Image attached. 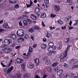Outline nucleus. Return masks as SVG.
I'll return each mask as SVG.
<instances>
[{"instance_id": "f257e3e1", "label": "nucleus", "mask_w": 78, "mask_h": 78, "mask_svg": "<svg viewBox=\"0 0 78 78\" xmlns=\"http://www.w3.org/2000/svg\"><path fill=\"white\" fill-rule=\"evenodd\" d=\"M69 48H70V46H69L67 47V49L65 51V53L62 54L61 55L60 58V61L61 62H64L65 58H66V57L67 56V52Z\"/></svg>"}, {"instance_id": "f03ea898", "label": "nucleus", "mask_w": 78, "mask_h": 78, "mask_svg": "<svg viewBox=\"0 0 78 78\" xmlns=\"http://www.w3.org/2000/svg\"><path fill=\"white\" fill-rule=\"evenodd\" d=\"M4 45H2V47H6V46L9 45V44L12 42V40L11 39L8 40L6 39L4 40Z\"/></svg>"}, {"instance_id": "7ed1b4c3", "label": "nucleus", "mask_w": 78, "mask_h": 78, "mask_svg": "<svg viewBox=\"0 0 78 78\" xmlns=\"http://www.w3.org/2000/svg\"><path fill=\"white\" fill-rule=\"evenodd\" d=\"M17 34L19 37H22L24 36V31L22 29L18 30L17 32Z\"/></svg>"}, {"instance_id": "20e7f679", "label": "nucleus", "mask_w": 78, "mask_h": 78, "mask_svg": "<svg viewBox=\"0 0 78 78\" xmlns=\"http://www.w3.org/2000/svg\"><path fill=\"white\" fill-rule=\"evenodd\" d=\"M11 50H12V48H4V51L5 53H9L11 52Z\"/></svg>"}, {"instance_id": "39448f33", "label": "nucleus", "mask_w": 78, "mask_h": 78, "mask_svg": "<svg viewBox=\"0 0 78 78\" xmlns=\"http://www.w3.org/2000/svg\"><path fill=\"white\" fill-rule=\"evenodd\" d=\"M78 60L77 59L73 58L72 60H70V62L71 64H76L78 62Z\"/></svg>"}, {"instance_id": "423d86ee", "label": "nucleus", "mask_w": 78, "mask_h": 78, "mask_svg": "<svg viewBox=\"0 0 78 78\" xmlns=\"http://www.w3.org/2000/svg\"><path fill=\"white\" fill-rule=\"evenodd\" d=\"M27 67L30 69H33L34 67V65L32 63H29L27 65Z\"/></svg>"}, {"instance_id": "0eeeda50", "label": "nucleus", "mask_w": 78, "mask_h": 78, "mask_svg": "<svg viewBox=\"0 0 78 78\" xmlns=\"http://www.w3.org/2000/svg\"><path fill=\"white\" fill-rule=\"evenodd\" d=\"M16 61L17 63L19 64H21L23 62V60L20 58H17Z\"/></svg>"}, {"instance_id": "6e6552de", "label": "nucleus", "mask_w": 78, "mask_h": 78, "mask_svg": "<svg viewBox=\"0 0 78 78\" xmlns=\"http://www.w3.org/2000/svg\"><path fill=\"white\" fill-rule=\"evenodd\" d=\"M41 9L39 7H36L34 10L36 14H38L40 12Z\"/></svg>"}, {"instance_id": "1a4fd4ad", "label": "nucleus", "mask_w": 78, "mask_h": 78, "mask_svg": "<svg viewBox=\"0 0 78 78\" xmlns=\"http://www.w3.org/2000/svg\"><path fill=\"white\" fill-rule=\"evenodd\" d=\"M9 37H10V38H12V39H14V40H15V39H16V35H15L12 34H10V35H9Z\"/></svg>"}, {"instance_id": "9d476101", "label": "nucleus", "mask_w": 78, "mask_h": 78, "mask_svg": "<svg viewBox=\"0 0 78 78\" xmlns=\"http://www.w3.org/2000/svg\"><path fill=\"white\" fill-rule=\"evenodd\" d=\"M30 17L33 20H36L37 19V17L36 16L33 14H31L30 16Z\"/></svg>"}, {"instance_id": "9b49d317", "label": "nucleus", "mask_w": 78, "mask_h": 78, "mask_svg": "<svg viewBox=\"0 0 78 78\" xmlns=\"http://www.w3.org/2000/svg\"><path fill=\"white\" fill-rule=\"evenodd\" d=\"M55 9L56 11L58 12L60 9V7L59 5H55Z\"/></svg>"}, {"instance_id": "f8f14e48", "label": "nucleus", "mask_w": 78, "mask_h": 78, "mask_svg": "<svg viewBox=\"0 0 78 78\" xmlns=\"http://www.w3.org/2000/svg\"><path fill=\"white\" fill-rule=\"evenodd\" d=\"M41 47L42 49L45 50V49L47 47V44L43 43L41 45Z\"/></svg>"}, {"instance_id": "ddd939ff", "label": "nucleus", "mask_w": 78, "mask_h": 78, "mask_svg": "<svg viewBox=\"0 0 78 78\" xmlns=\"http://www.w3.org/2000/svg\"><path fill=\"white\" fill-rule=\"evenodd\" d=\"M3 28H9V26L8 25V23H5L4 24H3Z\"/></svg>"}, {"instance_id": "4468645a", "label": "nucleus", "mask_w": 78, "mask_h": 78, "mask_svg": "<svg viewBox=\"0 0 78 78\" xmlns=\"http://www.w3.org/2000/svg\"><path fill=\"white\" fill-rule=\"evenodd\" d=\"M14 69V67L13 66H11L10 68L9 69H8V71H7V74H9L10 73V72L12 70Z\"/></svg>"}, {"instance_id": "2eb2a0df", "label": "nucleus", "mask_w": 78, "mask_h": 78, "mask_svg": "<svg viewBox=\"0 0 78 78\" xmlns=\"http://www.w3.org/2000/svg\"><path fill=\"white\" fill-rule=\"evenodd\" d=\"M62 72H63V70L62 69H60L57 72V74L58 75H60L61 74H62Z\"/></svg>"}, {"instance_id": "dca6fc26", "label": "nucleus", "mask_w": 78, "mask_h": 78, "mask_svg": "<svg viewBox=\"0 0 78 78\" xmlns=\"http://www.w3.org/2000/svg\"><path fill=\"white\" fill-rule=\"evenodd\" d=\"M34 30H35V29L34 27H33L29 29V31L30 33H33V32H34Z\"/></svg>"}, {"instance_id": "f3484780", "label": "nucleus", "mask_w": 78, "mask_h": 78, "mask_svg": "<svg viewBox=\"0 0 78 78\" xmlns=\"http://www.w3.org/2000/svg\"><path fill=\"white\" fill-rule=\"evenodd\" d=\"M47 16V15L46 13H42L41 14V15L40 16L41 18H45Z\"/></svg>"}, {"instance_id": "a211bd4d", "label": "nucleus", "mask_w": 78, "mask_h": 78, "mask_svg": "<svg viewBox=\"0 0 78 78\" xmlns=\"http://www.w3.org/2000/svg\"><path fill=\"white\" fill-rule=\"evenodd\" d=\"M30 76V73H27L24 75V78H28Z\"/></svg>"}, {"instance_id": "6ab92c4d", "label": "nucleus", "mask_w": 78, "mask_h": 78, "mask_svg": "<svg viewBox=\"0 0 78 78\" xmlns=\"http://www.w3.org/2000/svg\"><path fill=\"white\" fill-rule=\"evenodd\" d=\"M24 39L23 38H20L18 40V42L20 43V42H22V41H24Z\"/></svg>"}, {"instance_id": "aec40b11", "label": "nucleus", "mask_w": 78, "mask_h": 78, "mask_svg": "<svg viewBox=\"0 0 78 78\" xmlns=\"http://www.w3.org/2000/svg\"><path fill=\"white\" fill-rule=\"evenodd\" d=\"M34 62L37 64V65H38L39 63V59L36 58L34 60Z\"/></svg>"}, {"instance_id": "412c9836", "label": "nucleus", "mask_w": 78, "mask_h": 78, "mask_svg": "<svg viewBox=\"0 0 78 78\" xmlns=\"http://www.w3.org/2000/svg\"><path fill=\"white\" fill-rule=\"evenodd\" d=\"M53 45H54V43L52 42H50L48 44V46L50 47H51Z\"/></svg>"}, {"instance_id": "4be33fe9", "label": "nucleus", "mask_w": 78, "mask_h": 78, "mask_svg": "<svg viewBox=\"0 0 78 78\" xmlns=\"http://www.w3.org/2000/svg\"><path fill=\"white\" fill-rule=\"evenodd\" d=\"M9 2L10 3H13V4H14L16 3L17 2V1L16 0H10Z\"/></svg>"}, {"instance_id": "5701e85b", "label": "nucleus", "mask_w": 78, "mask_h": 78, "mask_svg": "<svg viewBox=\"0 0 78 78\" xmlns=\"http://www.w3.org/2000/svg\"><path fill=\"white\" fill-rule=\"evenodd\" d=\"M64 66L65 69H67V68H68V67H69V65L68 64H67L66 63L64 64Z\"/></svg>"}, {"instance_id": "b1692460", "label": "nucleus", "mask_w": 78, "mask_h": 78, "mask_svg": "<svg viewBox=\"0 0 78 78\" xmlns=\"http://www.w3.org/2000/svg\"><path fill=\"white\" fill-rule=\"evenodd\" d=\"M58 62H56L55 63H54L52 65V66L53 67H56L57 66H58Z\"/></svg>"}, {"instance_id": "393cba45", "label": "nucleus", "mask_w": 78, "mask_h": 78, "mask_svg": "<svg viewBox=\"0 0 78 78\" xmlns=\"http://www.w3.org/2000/svg\"><path fill=\"white\" fill-rule=\"evenodd\" d=\"M57 22H58L59 24L60 25H62L63 23V22L61 21V20H59L57 21Z\"/></svg>"}, {"instance_id": "a878e982", "label": "nucleus", "mask_w": 78, "mask_h": 78, "mask_svg": "<svg viewBox=\"0 0 78 78\" xmlns=\"http://www.w3.org/2000/svg\"><path fill=\"white\" fill-rule=\"evenodd\" d=\"M33 47L31 46H29V52H31V51H33Z\"/></svg>"}, {"instance_id": "bb28decb", "label": "nucleus", "mask_w": 78, "mask_h": 78, "mask_svg": "<svg viewBox=\"0 0 78 78\" xmlns=\"http://www.w3.org/2000/svg\"><path fill=\"white\" fill-rule=\"evenodd\" d=\"M21 67L23 69H25V65L24 63H23L21 66Z\"/></svg>"}, {"instance_id": "cd10ccee", "label": "nucleus", "mask_w": 78, "mask_h": 78, "mask_svg": "<svg viewBox=\"0 0 78 78\" xmlns=\"http://www.w3.org/2000/svg\"><path fill=\"white\" fill-rule=\"evenodd\" d=\"M46 64H47V65H49L51 64V61L50 60L46 61Z\"/></svg>"}, {"instance_id": "c85d7f7f", "label": "nucleus", "mask_w": 78, "mask_h": 78, "mask_svg": "<svg viewBox=\"0 0 78 78\" xmlns=\"http://www.w3.org/2000/svg\"><path fill=\"white\" fill-rule=\"evenodd\" d=\"M23 23L25 26H27L28 25V22L26 21H24Z\"/></svg>"}, {"instance_id": "c756f323", "label": "nucleus", "mask_w": 78, "mask_h": 78, "mask_svg": "<svg viewBox=\"0 0 78 78\" xmlns=\"http://www.w3.org/2000/svg\"><path fill=\"white\" fill-rule=\"evenodd\" d=\"M48 51L49 52L51 51H53V50H52V48L49 47V48H48Z\"/></svg>"}, {"instance_id": "7c9ffc66", "label": "nucleus", "mask_w": 78, "mask_h": 78, "mask_svg": "<svg viewBox=\"0 0 78 78\" xmlns=\"http://www.w3.org/2000/svg\"><path fill=\"white\" fill-rule=\"evenodd\" d=\"M69 41H70V40H69V38L66 39L65 40V42H66V43H69Z\"/></svg>"}, {"instance_id": "2f4dec72", "label": "nucleus", "mask_w": 78, "mask_h": 78, "mask_svg": "<svg viewBox=\"0 0 78 78\" xmlns=\"http://www.w3.org/2000/svg\"><path fill=\"white\" fill-rule=\"evenodd\" d=\"M46 37L48 38H50V34L47 33Z\"/></svg>"}, {"instance_id": "473e14b6", "label": "nucleus", "mask_w": 78, "mask_h": 78, "mask_svg": "<svg viewBox=\"0 0 78 78\" xmlns=\"http://www.w3.org/2000/svg\"><path fill=\"white\" fill-rule=\"evenodd\" d=\"M56 16V15H53L52 14H51V18H54V17H55Z\"/></svg>"}, {"instance_id": "72a5a7b5", "label": "nucleus", "mask_w": 78, "mask_h": 78, "mask_svg": "<svg viewBox=\"0 0 78 78\" xmlns=\"http://www.w3.org/2000/svg\"><path fill=\"white\" fill-rule=\"evenodd\" d=\"M44 2L46 4H48L49 3V0H44Z\"/></svg>"}, {"instance_id": "f704fd0d", "label": "nucleus", "mask_w": 78, "mask_h": 78, "mask_svg": "<svg viewBox=\"0 0 78 78\" xmlns=\"http://www.w3.org/2000/svg\"><path fill=\"white\" fill-rule=\"evenodd\" d=\"M19 25L20 26H23V23H22V21H20L19 22Z\"/></svg>"}, {"instance_id": "c9c22d12", "label": "nucleus", "mask_w": 78, "mask_h": 78, "mask_svg": "<svg viewBox=\"0 0 78 78\" xmlns=\"http://www.w3.org/2000/svg\"><path fill=\"white\" fill-rule=\"evenodd\" d=\"M21 74L20 73H17V78H21Z\"/></svg>"}, {"instance_id": "e433bc0d", "label": "nucleus", "mask_w": 78, "mask_h": 78, "mask_svg": "<svg viewBox=\"0 0 78 78\" xmlns=\"http://www.w3.org/2000/svg\"><path fill=\"white\" fill-rule=\"evenodd\" d=\"M34 28L35 30H40V28L37 26L34 27Z\"/></svg>"}, {"instance_id": "4c0bfd02", "label": "nucleus", "mask_w": 78, "mask_h": 78, "mask_svg": "<svg viewBox=\"0 0 78 78\" xmlns=\"http://www.w3.org/2000/svg\"><path fill=\"white\" fill-rule=\"evenodd\" d=\"M51 48H52V50H55V49H56V46H53Z\"/></svg>"}, {"instance_id": "58836bf2", "label": "nucleus", "mask_w": 78, "mask_h": 78, "mask_svg": "<svg viewBox=\"0 0 78 78\" xmlns=\"http://www.w3.org/2000/svg\"><path fill=\"white\" fill-rule=\"evenodd\" d=\"M19 5L18 4L14 6V8H16V9H17V8H19Z\"/></svg>"}, {"instance_id": "ea45409f", "label": "nucleus", "mask_w": 78, "mask_h": 78, "mask_svg": "<svg viewBox=\"0 0 78 78\" xmlns=\"http://www.w3.org/2000/svg\"><path fill=\"white\" fill-rule=\"evenodd\" d=\"M12 60H11L9 63V67H10V66H11V64H12Z\"/></svg>"}, {"instance_id": "a19ab883", "label": "nucleus", "mask_w": 78, "mask_h": 78, "mask_svg": "<svg viewBox=\"0 0 78 78\" xmlns=\"http://www.w3.org/2000/svg\"><path fill=\"white\" fill-rule=\"evenodd\" d=\"M62 45H60L59 46V47L58 48V50H61V48H62Z\"/></svg>"}, {"instance_id": "79ce46f5", "label": "nucleus", "mask_w": 78, "mask_h": 78, "mask_svg": "<svg viewBox=\"0 0 78 78\" xmlns=\"http://www.w3.org/2000/svg\"><path fill=\"white\" fill-rule=\"evenodd\" d=\"M49 28H50L51 30H55V27H50Z\"/></svg>"}, {"instance_id": "37998d69", "label": "nucleus", "mask_w": 78, "mask_h": 78, "mask_svg": "<svg viewBox=\"0 0 78 78\" xmlns=\"http://www.w3.org/2000/svg\"><path fill=\"white\" fill-rule=\"evenodd\" d=\"M25 38L26 39H28V35H26L25 36Z\"/></svg>"}, {"instance_id": "c03bdc74", "label": "nucleus", "mask_w": 78, "mask_h": 78, "mask_svg": "<svg viewBox=\"0 0 78 78\" xmlns=\"http://www.w3.org/2000/svg\"><path fill=\"white\" fill-rule=\"evenodd\" d=\"M48 59V58L47 57H45L43 58V61H44V60H47Z\"/></svg>"}, {"instance_id": "a18cd8bd", "label": "nucleus", "mask_w": 78, "mask_h": 78, "mask_svg": "<svg viewBox=\"0 0 78 78\" xmlns=\"http://www.w3.org/2000/svg\"><path fill=\"white\" fill-rule=\"evenodd\" d=\"M76 23L75 24H74L73 25L74 26V25H77V24H78V20H76Z\"/></svg>"}, {"instance_id": "49530a36", "label": "nucleus", "mask_w": 78, "mask_h": 78, "mask_svg": "<svg viewBox=\"0 0 78 78\" xmlns=\"http://www.w3.org/2000/svg\"><path fill=\"white\" fill-rule=\"evenodd\" d=\"M33 48H36V47H37V44H34V45L33 46Z\"/></svg>"}, {"instance_id": "de8ad7c7", "label": "nucleus", "mask_w": 78, "mask_h": 78, "mask_svg": "<svg viewBox=\"0 0 78 78\" xmlns=\"http://www.w3.org/2000/svg\"><path fill=\"white\" fill-rule=\"evenodd\" d=\"M73 68H75L76 69V68H78V66L74 65L73 66Z\"/></svg>"}, {"instance_id": "09e8293b", "label": "nucleus", "mask_w": 78, "mask_h": 78, "mask_svg": "<svg viewBox=\"0 0 78 78\" xmlns=\"http://www.w3.org/2000/svg\"><path fill=\"white\" fill-rule=\"evenodd\" d=\"M47 75L46 74H44L43 75V78H47Z\"/></svg>"}, {"instance_id": "8fccbe9b", "label": "nucleus", "mask_w": 78, "mask_h": 78, "mask_svg": "<svg viewBox=\"0 0 78 78\" xmlns=\"http://www.w3.org/2000/svg\"><path fill=\"white\" fill-rule=\"evenodd\" d=\"M28 21L29 23H31L32 22V21L31 20H28Z\"/></svg>"}, {"instance_id": "3c124183", "label": "nucleus", "mask_w": 78, "mask_h": 78, "mask_svg": "<svg viewBox=\"0 0 78 78\" xmlns=\"http://www.w3.org/2000/svg\"><path fill=\"white\" fill-rule=\"evenodd\" d=\"M55 2H58V3H60V2H61V1L59 0H55Z\"/></svg>"}, {"instance_id": "603ef678", "label": "nucleus", "mask_w": 78, "mask_h": 78, "mask_svg": "<svg viewBox=\"0 0 78 78\" xmlns=\"http://www.w3.org/2000/svg\"><path fill=\"white\" fill-rule=\"evenodd\" d=\"M64 78H70V76L68 75H67L65 76V77Z\"/></svg>"}, {"instance_id": "864d4df0", "label": "nucleus", "mask_w": 78, "mask_h": 78, "mask_svg": "<svg viewBox=\"0 0 78 78\" xmlns=\"http://www.w3.org/2000/svg\"><path fill=\"white\" fill-rule=\"evenodd\" d=\"M47 55L48 56H50V55H51V52H50L48 53Z\"/></svg>"}, {"instance_id": "5fc2aeb1", "label": "nucleus", "mask_w": 78, "mask_h": 78, "mask_svg": "<svg viewBox=\"0 0 78 78\" xmlns=\"http://www.w3.org/2000/svg\"><path fill=\"white\" fill-rule=\"evenodd\" d=\"M5 15L6 16H8L9 15V12H6L5 13Z\"/></svg>"}, {"instance_id": "6e6d98bb", "label": "nucleus", "mask_w": 78, "mask_h": 78, "mask_svg": "<svg viewBox=\"0 0 78 78\" xmlns=\"http://www.w3.org/2000/svg\"><path fill=\"white\" fill-rule=\"evenodd\" d=\"M58 68L57 67L55 68V72H57V71H58Z\"/></svg>"}, {"instance_id": "4d7b16f0", "label": "nucleus", "mask_w": 78, "mask_h": 78, "mask_svg": "<svg viewBox=\"0 0 78 78\" xmlns=\"http://www.w3.org/2000/svg\"><path fill=\"white\" fill-rule=\"evenodd\" d=\"M26 5L27 6V8H29V7H30V6H31L30 4V5H28L27 4H26Z\"/></svg>"}, {"instance_id": "13d9d810", "label": "nucleus", "mask_w": 78, "mask_h": 78, "mask_svg": "<svg viewBox=\"0 0 78 78\" xmlns=\"http://www.w3.org/2000/svg\"><path fill=\"white\" fill-rule=\"evenodd\" d=\"M71 17V16H69L67 17L68 20H70V18Z\"/></svg>"}, {"instance_id": "bf43d9fd", "label": "nucleus", "mask_w": 78, "mask_h": 78, "mask_svg": "<svg viewBox=\"0 0 78 78\" xmlns=\"http://www.w3.org/2000/svg\"><path fill=\"white\" fill-rule=\"evenodd\" d=\"M67 2H68V3H72V0H66Z\"/></svg>"}, {"instance_id": "052dcab7", "label": "nucleus", "mask_w": 78, "mask_h": 78, "mask_svg": "<svg viewBox=\"0 0 78 78\" xmlns=\"http://www.w3.org/2000/svg\"><path fill=\"white\" fill-rule=\"evenodd\" d=\"M4 31V29L0 28V33L2 32V31Z\"/></svg>"}, {"instance_id": "680f3d73", "label": "nucleus", "mask_w": 78, "mask_h": 78, "mask_svg": "<svg viewBox=\"0 0 78 78\" xmlns=\"http://www.w3.org/2000/svg\"><path fill=\"white\" fill-rule=\"evenodd\" d=\"M66 28V26L64 27H64L62 26V30H65Z\"/></svg>"}, {"instance_id": "e2e57ef3", "label": "nucleus", "mask_w": 78, "mask_h": 78, "mask_svg": "<svg viewBox=\"0 0 78 78\" xmlns=\"http://www.w3.org/2000/svg\"><path fill=\"white\" fill-rule=\"evenodd\" d=\"M43 42H46L47 41V39H46L45 38H43Z\"/></svg>"}, {"instance_id": "0e129e2a", "label": "nucleus", "mask_w": 78, "mask_h": 78, "mask_svg": "<svg viewBox=\"0 0 78 78\" xmlns=\"http://www.w3.org/2000/svg\"><path fill=\"white\" fill-rule=\"evenodd\" d=\"M26 17H27V15H24L23 16V19H25L26 18Z\"/></svg>"}, {"instance_id": "69168bd1", "label": "nucleus", "mask_w": 78, "mask_h": 78, "mask_svg": "<svg viewBox=\"0 0 78 78\" xmlns=\"http://www.w3.org/2000/svg\"><path fill=\"white\" fill-rule=\"evenodd\" d=\"M69 30H72V29H73V27H69Z\"/></svg>"}, {"instance_id": "338daca9", "label": "nucleus", "mask_w": 78, "mask_h": 78, "mask_svg": "<svg viewBox=\"0 0 78 78\" xmlns=\"http://www.w3.org/2000/svg\"><path fill=\"white\" fill-rule=\"evenodd\" d=\"M35 78H40V77L38 76L37 75L35 77Z\"/></svg>"}, {"instance_id": "774afa93", "label": "nucleus", "mask_w": 78, "mask_h": 78, "mask_svg": "<svg viewBox=\"0 0 78 78\" xmlns=\"http://www.w3.org/2000/svg\"><path fill=\"white\" fill-rule=\"evenodd\" d=\"M12 78H17V77L16 76H13Z\"/></svg>"}]
</instances>
